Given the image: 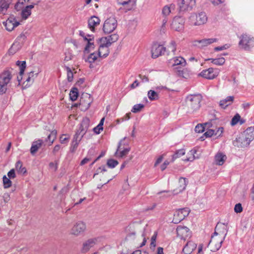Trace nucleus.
Returning <instances> with one entry per match:
<instances>
[{
	"label": "nucleus",
	"mask_w": 254,
	"mask_h": 254,
	"mask_svg": "<svg viewBox=\"0 0 254 254\" xmlns=\"http://www.w3.org/2000/svg\"><path fill=\"white\" fill-rule=\"evenodd\" d=\"M234 99V97L233 96H227L225 99L220 101L219 105L221 108L225 109L233 103Z\"/></svg>",
	"instance_id": "c85d7f7f"
},
{
	"label": "nucleus",
	"mask_w": 254,
	"mask_h": 254,
	"mask_svg": "<svg viewBox=\"0 0 254 254\" xmlns=\"http://www.w3.org/2000/svg\"><path fill=\"white\" fill-rule=\"evenodd\" d=\"M206 61H211V63L217 65H222L224 64L225 59L223 57H220L216 59H208Z\"/></svg>",
	"instance_id": "72a5a7b5"
},
{
	"label": "nucleus",
	"mask_w": 254,
	"mask_h": 254,
	"mask_svg": "<svg viewBox=\"0 0 254 254\" xmlns=\"http://www.w3.org/2000/svg\"><path fill=\"white\" fill-rule=\"evenodd\" d=\"M196 152L195 150H191L188 153L189 157H187L184 159L185 161H192L195 158H198V157H195L194 154Z\"/></svg>",
	"instance_id": "79ce46f5"
},
{
	"label": "nucleus",
	"mask_w": 254,
	"mask_h": 254,
	"mask_svg": "<svg viewBox=\"0 0 254 254\" xmlns=\"http://www.w3.org/2000/svg\"><path fill=\"white\" fill-rule=\"evenodd\" d=\"M214 68L210 67L207 69L203 70L200 73L199 75L208 79H212L215 78L217 74L214 72Z\"/></svg>",
	"instance_id": "f3484780"
},
{
	"label": "nucleus",
	"mask_w": 254,
	"mask_h": 254,
	"mask_svg": "<svg viewBox=\"0 0 254 254\" xmlns=\"http://www.w3.org/2000/svg\"><path fill=\"white\" fill-rule=\"evenodd\" d=\"M100 44L98 50L102 52V50L105 49L106 51L105 53L102 54V58H106L110 53V51L108 48L111 45V42L109 41L107 37H102L98 40Z\"/></svg>",
	"instance_id": "6e6552de"
},
{
	"label": "nucleus",
	"mask_w": 254,
	"mask_h": 254,
	"mask_svg": "<svg viewBox=\"0 0 254 254\" xmlns=\"http://www.w3.org/2000/svg\"><path fill=\"white\" fill-rule=\"evenodd\" d=\"M177 236L181 239L186 240L190 237L191 232L190 229L186 226H178L176 229Z\"/></svg>",
	"instance_id": "f8f14e48"
},
{
	"label": "nucleus",
	"mask_w": 254,
	"mask_h": 254,
	"mask_svg": "<svg viewBox=\"0 0 254 254\" xmlns=\"http://www.w3.org/2000/svg\"><path fill=\"white\" fill-rule=\"evenodd\" d=\"M13 71L12 68H6L0 73V95L6 93L8 84L12 78Z\"/></svg>",
	"instance_id": "f257e3e1"
},
{
	"label": "nucleus",
	"mask_w": 254,
	"mask_h": 254,
	"mask_svg": "<svg viewBox=\"0 0 254 254\" xmlns=\"http://www.w3.org/2000/svg\"><path fill=\"white\" fill-rule=\"evenodd\" d=\"M69 139L68 137H66V135L63 134L60 137V142L61 143H65Z\"/></svg>",
	"instance_id": "69168bd1"
},
{
	"label": "nucleus",
	"mask_w": 254,
	"mask_h": 254,
	"mask_svg": "<svg viewBox=\"0 0 254 254\" xmlns=\"http://www.w3.org/2000/svg\"><path fill=\"white\" fill-rule=\"evenodd\" d=\"M205 127L202 124H198L195 127V131L198 133H201L204 131Z\"/></svg>",
	"instance_id": "864d4df0"
},
{
	"label": "nucleus",
	"mask_w": 254,
	"mask_h": 254,
	"mask_svg": "<svg viewBox=\"0 0 254 254\" xmlns=\"http://www.w3.org/2000/svg\"><path fill=\"white\" fill-rule=\"evenodd\" d=\"M166 48L157 43L154 44L151 49L152 57L157 58L164 53Z\"/></svg>",
	"instance_id": "9b49d317"
},
{
	"label": "nucleus",
	"mask_w": 254,
	"mask_h": 254,
	"mask_svg": "<svg viewBox=\"0 0 254 254\" xmlns=\"http://www.w3.org/2000/svg\"><path fill=\"white\" fill-rule=\"evenodd\" d=\"M57 135V131L56 130H52L50 134L48 136L47 138L46 139L45 141L49 142V145H51L55 139L56 138Z\"/></svg>",
	"instance_id": "f704fd0d"
},
{
	"label": "nucleus",
	"mask_w": 254,
	"mask_h": 254,
	"mask_svg": "<svg viewBox=\"0 0 254 254\" xmlns=\"http://www.w3.org/2000/svg\"><path fill=\"white\" fill-rule=\"evenodd\" d=\"M190 212V209L188 207L180 208L177 210L174 214L172 222L178 224L188 216Z\"/></svg>",
	"instance_id": "423d86ee"
},
{
	"label": "nucleus",
	"mask_w": 254,
	"mask_h": 254,
	"mask_svg": "<svg viewBox=\"0 0 254 254\" xmlns=\"http://www.w3.org/2000/svg\"><path fill=\"white\" fill-rule=\"evenodd\" d=\"M84 134H83V132L81 131L79 129L74 134L72 140L80 142Z\"/></svg>",
	"instance_id": "37998d69"
},
{
	"label": "nucleus",
	"mask_w": 254,
	"mask_h": 254,
	"mask_svg": "<svg viewBox=\"0 0 254 254\" xmlns=\"http://www.w3.org/2000/svg\"><path fill=\"white\" fill-rule=\"evenodd\" d=\"M214 133L215 129H209L203 134V135L206 137H210L214 135Z\"/></svg>",
	"instance_id": "5fc2aeb1"
},
{
	"label": "nucleus",
	"mask_w": 254,
	"mask_h": 254,
	"mask_svg": "<svg viewBox=\"0 0 254 254\" xmlns=\"http://www.w3.org/2000/svg\"><path fill=\"white\" fill-rule=\"evenodd\" d=\"M3 25L7 31H11L19 25V22L16 21L14 18H9L5 22H3Z\"/></svg>",
	"instance_id": "412c9836"
},
{
	"label": "nucleus",
	"mask_w": 254,
	"mask_h": 254,
	"mask_svg": "<svg viewBox=\"0 0 254 254\" xmlns=\"http://www.w3.org/2000/svg\"><path fill=\"white\" fill-rule=\"evenodd\" d=\"M239 46L245 51H250L254 46V38L247 34L240 37Z\"/></svg>",
	"instance_id": "7ed1b4c3"
},
{
	"label": "nucleus",
	"mask_w": 254,
	"mask_h": 254,
	"mask_svg": "<svg viewBox=\"0 0 254 254\" xmlns=\"http://www.w3.org/2000/svg\"><path fill=\"white\" fill-rule=\"evenodd\" d=\"M79 142L77 141H72L71 146L70 148V151L71 152L73 153L76 150Z\"/></svg>",
	"instance_id": "8fccbe9b"
},
{
	"label": "nucleus",
	"mask_w": 254,
	"mask_h": 254,
	"mask_svg": "<svg viewBox=\"0 0 254 254\" xmlns=\"http://www.w3.org/2000/svg\"><path fill=\"white\" fill-rule=\"evenodd\" d=\"M185 19L181 16L174 17L171 24L173 29L177 31H182L184 29Z\"/></svg>",
	"instance_id": "1a4fd4ad"
},
{
	"label": "nucleus",
	"mask_w": 254,
	"mask_h": 254,
	"mask_svg": "<svg viewBox=\"0 0 254 254\" xmlns=\"http://www.w3.org/2000/svg\"><path fill=\"white\" fill-rule=\"evenodd\" d=\"M126 139V137H124L123 139H122L119 143L118 149L116 152V153L117 152H120V156L121 157H122L128 154L129 152L130 149L129 148H125V140Z\"/></svg>",
	"instance_id": "6ab92c4d"
},
{
	"label": "nucleus",
	"mask_w": 254,
	"mask_h": 254,
	"mask_svg": "<svg viewBox=\"0 0 254 254\" xmlns=\"http://www.w3.org/2000/svg\"><path fill=\"white\" fill-rule=\"evenodd\" d=\"M188 183L186 178L181 177L179 179L180 187L181 190H185Z\"/></svg>",
	"instance_id": "49530a36"
},
{
	"label": "nucleus",
	"mask_w": 254,
	"mask_h": 254,
	"mask_svg": "<svg viewBox=\"0 0 254 254\" xmlns=\"http://www.w3.org/2000/svg\"><path fill=\"white\" fill-rule=\"evenodd\" d=\"M7 176L8 178L10 179H14L15 178L16 175L15 173V171L14 169L10 170L7 173Z\"/></svg>",
	"instance_id": "680f3d73"
},
{
	"label": "nucleus",
	"mask_w": 254,
	"mask_h": 254,
	"mask_svg": "<svg viewBox=\"0 0 254 254\" xmlns=\"http://www.w3.org/2000/svg\"><path fill=\"white\" fill-rule=\"evenodd\" d=\"M168 49L170 50L172 52H174L176 50V43L174 41H172L168 46Z\"/></svg>",
	"instance_id": "4d7b16f0"
},
{
	"label": "nucleus",
	"mask_w": 254,
	"mask_h": 254,
	"mask_svg": "<svg viewBox=\"0 0 254 254\" xmlns=\"http://www.w3.org/2000/svg\"><path fill=\"white\" fill-rule=\"evenodd\" d=\"M202 99V96L200 94L189 95L186 98L188 108L192 112L197 110L200 107Z\"/></svg>",
	"instance_id": "f03ea898"
},
{
	"label": "nucleus",
	"mask_w": 254,
	"mask_h": 254,
	"mask_svg": "<svg viewBox=\"0 0 254 254\" xmlns=\"http://www.w3.org/2000/svg\"><path fill=\"white\" fill-rule=\"evenodd\" d=\"M228 48H229V46L227 44H225V45H223L222 46L216 47L214 48V50L215 51H222L223 50L227 49Z\"/></svg>",
	"instance_id": "338daca9"
},
{
	"label": "nucleus",
	"mask_w": 254,
	"mask_h": 254,
	"mask_svg": "<svg viewBox=\"0 0 254 254\" xmlns=\"http://www.w3.org/2000/svg\"><path fill=\"white\" fill-rule=\"evenodd\" d=\"M195 5V0H178V11L180 14H184L191 11Z\"/></svg>",
	"instance_id": "39448f33"
},
{
	"label": "nucleus",
	"mask_w": 254,
	"mask_h": 254,
	"mask_svg": "<svg viewBox=\"0 0 254 254\" xmlns=\"http://www.w3.org/2000/svg\"><path fill=\"white\" fill-rule=\"evenodd\" d=\"M3 188L4 189H7L10 188L12 185V182L10 181V179L6 177V176H4L3 177Z\"/></svg>",
	"instance_id": "c03bdc74"
},
{
	"label": "nucleus",
	"mask_w": 254,
	"mask_h": 254,
	"mask_svg": "<svg viewBox=\"0 0 254 254\" xmlns=\"http://www.w3.org/2000/svg\"><path fill=\"white\" fill-rule=\"evenodd\" d=\"M90 126V120L88 118H84L80 124L79 127V130L83 132V134H85L87 131L88 127Z\"/></svg>",
	"instance_id": "cd10ccee"
},
{
	"label": "nucleus",
	"mask_w": 254,
	"mask_h": 254,
	"mask_svg": "<svg viewBox=\"0 0 254 254\" xmlns=\"http://www.w3.org/2000/svg\"><path fill=\"white\" fill-rule=\"evenodd\" d=\"M111 44L116 42L119 39V36L117 34H114L107 37Z\"/></svg>",
	"instance_id": "09e8293b"
},
{
	"label": "nucleus",
	"mask_w": 254,
	"mask_h": 254,
	"mask_svg": "<svg viewBox=\"0 0 254 254\" xmlns=\"http://www.w3.org/2000/svg\"><path fill=\"white\" fill-rule=\"evenodd\" d=\"M99 238H91L85 241L83 244L82 251L87 252L90 248H92L98 242Z\"/></svg>",
	"instance_id": "a211bd4d"
},
{
	"label": "nucleus",
	"mask_w": 254,
	"mask_h": 254,
	"mask_svg": "<svg viewBox=\"0 0 254 254\" xmlns=\"http://www.w3.org/2000/svg\"><path fill=\"white\" fill-rule=\"evenodd\" d=\"M242 133L247 137L249 141L251 142L254 139V127H248Z\"/></svg>",
	"instance_id": "393cba45"
},
{
	"label": "nucleus",
	"mask_w": 254,
	"mask_h": 254,
	"mask_svg": "<svg viewBox=\"0 0 254 254\" xmlns=\"http://www.w3.org/2000/svg\"><path fill=\"white\" fill-rule=\"evenodd\" d=\"M13 0H0V12L5 14L9 7V4Z\"/></svg>",
	"instance_id": "c756f323"
},
{
	"label": "nucleus",
	"mask_w": 254,
	"mask_h": 254,
	"mask_svg": "<svg viewBox=\"0 0 254 254\" xmlns=\"http://www.w3.org/2000/svg\"><path fill=\"white\" fill-rule=\"evenodd\" d=\"M227 158L226 156L222 153L219 152L215 156V160L216 164L222 165Z\"/></svg>",
	"instance_id": "7c9ffc66"
},
{
	"label": "nucleus",
	"mask_w": 254,
	"mask_h": 254,
	"mask_svg": "<svg viewBox=\"0 0 254 254\" xmlns=\"http://www.w3.org/2000/svg\"><path fill=\"white\" fill-rule=\"evenodd\" d=\"M100 22V19L96 16H91L88 21V26L89 28L93 32L95 31V27L99 25Z\"/></svg>",
	"instance_id": "5701e85b"
},
{
	"label": "nucleus",
	"mask_w": 254,
	"mask_h": 254,
	"mask_svg": "<svg viewBox=\"0 0 254 254\" xmlns=\"http://www.w3.org/2000/svg\"><path fill=\"white\" fill-rule=\"evenodd\" d=\"M58 161H55V163L50 162L49 163V167L51 169H53L54 171H56L58 169Z\"/></svg>",
	"instance_id": "bf43d9fd"
},
{
	"label": "nucleus",
	"mask_w": 254,
	"mask_h": 254,
	"mask_svg": "<svg viewBox=\"0 0 254 254\" xmlns=\"http://www.w3.org/2000/svg\"><path fill=\"white\" fill-rule=\"evenodd\" d=\"M190 72L187 68L179 69L177 70V74L179 76L187 79L190 77Z\"/></svg>",
	"instance_id": "2f4dec72"
},
{
	"label": "nucleus",
	"mask_w": 254,
	"mask_h": 254,
	"mask_svg": "<svg viewBox=\"0 0 254 254\" xmlns=\"http://www.w3.org/2000/svg\"><path fill=\"white\" fill-rule=\"evenodd\" d=\"M102 52L98 50L97 52H93L89 55L87 58L85 56L83 57L85 62H88L90 64L93 63L97 59L98 57H102Z\"/></svg>",
	"instance_id": "aec40b11"
},
{
	"label": "nucleus",
	"mask_w": 254,
	"mask_h": 254,
	"mask_svg": "<svg viewBox=\"0 0 254 254\" xmlns=\"http://www.w3.org/2000/svg\"><path fill=\"white\" fill-rule=\"evenodd\" d=\"M118 164L119 162L117 160L113 159L108 160L107 162V165L110 168H115Z\"/></svg>",
	"instance_id": "de8ad7c7"
},
{
	"label": "nucleus",
	"mask_w": 254,
	"mask_h": 254,
	"mask_svg": "<svg viewBox=\"0 0 254 254\" xmlns=\"http://www.w3.org/2000/svg\"><path fill=\"white\" fill-rule=\"evenodd\" d=\"M78 96V90L76 87H73L70 90L69 97L71 100L74 101L76 100Z\"/></svg>",
	"instance_id": "c9c22d12"
},
{
	"label": "nucleus",
	"mask_w": 254,
	"mask_h": 254,
	"mask_svg": "<svg viewBox=\"0 0 254 254\" xmlns=\"http://www.w3.org/2000/svg\"><path fill=\"white\" fill-rule=\"evenodd\" d=\"M26 39V36L23 33H21L18 37L16 40L19 41V42L23 43L24 42Z\"/></svg>",
	"instance_id": "052dcab7"
},
{
	"label": "nucleus",
	"mask_w": 254,
	"mask_h": 254,
	"mask_svg": "<svg viewBox=\"0 0 254 254\" xmlns=\"http://www.w3.org/2000/svg\"><path fill=\"white\" fill-rule=\"evenodd\" d=\"M250 142L247 139V137H245L243 133H241L236 138L233 144L235 146L239 147H244L248 146Z\"/></svg>",
	"instance_id": "2eb2a0df"
},
{
	"label": "nucleus",
	"mask_w": 254,
	"mask_h": 254,
	"mask_svg": "<svg viewBox=\"0 0 254 254\" xmlns=\"http://www.w3.org/2000/svg\"><path fill=\"white\" fill-rule=\"evenodd\" d=\"M147 95H148V98L151 101L156 100H158L159 98L158 94H157V93L156 91H155L154 90H149L148 92Z\"/></svg>",
	"instance_id": "ea45409f"
},
{
	"label": "nucleus",
	"mask_w": 254,
	"mask_h": 254,
	"mask_svg": "<svg viewBox=\"0 0 254 254\" xmlns=\"http://www.w3.org/2000/svg\"><path fill=\"white\" fill-rule=\"evenodd\" d=\"M240 118L241 116L239 114H237L235 115L231 120V125L233 126L236 125L239 122Z\"/></svg>",
	"instance_id": "3c124183"
},
{
	"label": "nucleus",
	"mask_w": 254,
	"mask_h": 254,
	"mask_svg": "<svg viewBox=\"0 0 254 254\" xmlns=\"http://www.w3.org/2000/svg\"><path fill=\"white\" fill-rule=\"evenodd\" d=\"M15 43H13L11 47H10V48L8 50V53L9 55H13L14 54H15L17 51V49H15Z\"/></svg>",
	"instance_id": "0e129e2a"
},
{
	"label": "nucleus",
	"mask_w": 254,
	"mask_h": 254,
	"mask_svg": "<svg viewBox=\"0 0 254 254\" xmlns=\"http://www.w3.org/2000/svg\"><path fill=\"white\" fill-rule=\"evenodd\" d=\"M89 39L87 40V44L85 46L84 50V54H88L90 52V50H94L95 48L94 43L93 41L94 37L92 35H88Z\"/></svg>",
	"instance_id": "a878e982"
},
{
	"label": "nucleus",
	"mask_w": 254,
	"mask_h": 254,
	"mask_svg": "<svg viewBox=\"0 0 254 254\" xmlns=\"http://www.w3.org/2000/svg\"><path fill=\"white\" fill-rule=\"evenodd\" d=\"M207 17L205 12H201L198 13H191L189 17V22L193 25H200L206 23Z\"/></svg>",
	"instance_id": "20e7f679"
},
{
	"label": "nucleus",
	"mask_w": 254,
	"mask_h": 254,
	"mask_svg": "<svg viewBox=\"0 0 254 254\" xmlns=\"http://www.w3.org/2000/svg\"><path fill=\"white\" fill-rule=\"evenodd\" d=\"M222 226H223V228H222L223 231L222 232V234H224L223 238L222 240H221V241L217 244L216 245V248L214 250V251H218L221 248L222 243H223V240L225 239V238L227 235V231H228V229L227 228V226H225L224 224H223Z\"/></svg>",
	"instance_id": "473e14b6"
},
{
	"label": "nucleus",
	"mask_w": 254,
	"mask_h": 254,
	"mask_svg": "<svg viewBox=\"0 0 254 254\" xmlns=\"http://www.w3.org/2000/svg\"><path fill=\"white\" fill-rule=\"evenodd\" d=\"M171 12L170 8L167 6H165L163 7L162 9V14L165 15L167 16L170 14Z\"/></svg>",
	"instance_id": "13d9d810"
},
{
	"label": "nucleus",
	"mask_w": 254,
	"mask_h": 254,
	"mask_svg": "<svg viewBox=\"0 0 254 254\" xmlns=\"http://www.w3.org/2000/svg\"><path fill=\"white\" fill-rule=\"evenodd\" d=\"M80 100L79 106H81V110H86L90 107L92 102L90 96L87 93L83 94Z\"/></svg>",
	"instance_id": "4468645a"
},
{
	"label": "nucleus",
	"mask_w": 254,
	"mask_h": 254,
	"mask_svg": "<svg viewBox=\"0 0 254 254\" xmlns=\"http://www.w3.org/2000/svg\"><path fill=\"white\" fill-rule=\"evenodd\" d=\"M29 0H27L28 1ZM27 0H18L17 3L15 4L14 8L17 11H20L21 9L24 8V5L26 2Z\"/></svg>",
	"instance_id": "a19ab883"
},
{
	"label": "nucleus",
	"mask_w": 254,
	"mask_h": 254,
	"mask_svg": "<svg viewBox=\"0 0 254 254\" xmlns=\"http://www.w3.org/2000/svg\"><path fill=\"white\" fill-rule=\"evenodd\" d=\"M196 248V244L192 241H189L184 246L182 254H190Z\"/></svg>",
	"instance_id": "4be33fe9"
},
{
	"label": "nucleus",
	"mask_w": 254,
	"mask_h": 254,
	"mask_svg": "<svg viewBox=\"0 0 254 254\" xmlns=\"http://www.w3.org/2000/svg\"><path fill=\"white\" fill-rule=\"evenodd\" d=\"M144 107L142 104H136L133 106L131 109V112L134 113H138Z\"/></svg>",
	"instance_id": "a18cd8bd"
},
{
	"label": "nucleus",
	"mask_w": 254,
	"mask_h": 254,
	"mask_svg": "<svg viewBox=\"0 0 254 254\" xmlns=\"http://www.w3.org/2000/svg\"><path fill=\"white\" fill-rule=\"evenodd\" d=\"M34 7V4L27 5L21 9V16L23 19H26L31 14V9Z\"/></svg>",
	"instance_id": "b1692460"
},
{
	"label": "nucleus",
	"mask_w": 254,
	"mask_h": 254,
	"mask_svg": "<svg viewBox=\"0 0 254 254\" xmlns=\"http://www.w3.org/2000/svg\"><path fill=\"white\" fill-rule=\"evenodd\" d=\"M216 38L203 39L201 40H195L193 42V45L199 48H203L212 43L217 41Z\"/></svg>",
	"instance_id": "ddd939ff"
},
{
	"label": "nucleus",
	"mask_w": 254,
	"mask_h": 254,
	"mask_svg": "<svg viewBox=\"0 0 254 254\" xmlns=\"http://www.w3.org/2000/svg\"><path fill=\"white\" fill-rule=\"evenodd\" d=\"M43 143V141L42 139H38V140L33 141L30 148L31 154L34 155L37 152L39 148L41 147Z\"/></svg>",
	"instance_id": "bb28decb"
},
{
	"label": "nucleus",
	"mask_w": 254,
	"mask_h": 254,
	"mask_svg": "<svg viewBox=\"0 0 254 254\" xmlns=\"http://www.w3.org/2000/svg\"><path fill=\"white\" fill-rule=\"evenodd\" d=\"M67 80L71 82L73 80V73L69 67H66Z\"/></svg>",
	"instance_id": "603ef678"
},
{
	"label": "nucleus",
	"mask_w": 254,
	"mask_h": 254,
	"mask_svg": "<svg viewBox=\"0 0 254 254\" xmlns=\"http://www.w3.org/2000/svg\"><path fill=\"white\" fill-rule=\"evenodd\" d=\"M135 234L136 233L134 232L128 234L126 237V239L127 240H134L135 238Z\"/></svg>",
	"instance_id": "e2e57ef3"
},
{
	"label": "nucleus",
	"mask_w": 254,
	"mask_h": 254,
	"mask_svg": "<svg viewBox=\"0 0 254 254\" xmlns=\"http://www.w3.org/2000/svg\"><path fill=\"white\" fill-rule=\"evenodd\" d=\"M117 26V21L114 17L107 19L103 24V30L105 34L112 33Z\"/></svg>",
	"instance_id": "0eeeda50"
},
{
	"label": "nucleus",
	"mask_w": 254,
	"mask_h": 254,
	"mask_svg": "<svg viewBox=\"0 0 254 254\" xmlns=\"http://www.w3.org/2000/svg\"><path fill=\"white\" fill-rule=\"evenodd\" d=\"M16 64L20 68V76H22L25 69L26 64L25 61H17Z\"/></svg>",
	"instance_id": "4c0bfd02"
},
{
	"label": "nucleus",
	"mask_w": 254,
	"mask_h": 254,
	"mask_svg": "<svg viewBox=\"0 0 254 254\" xmlns=\"http://www.w3.org/2000/svg\"><path fill=\"white\" fill-rule=\"evenodd\" d=\"M86 230V225L82 222H77L71 229V234L75 236H78L83 233Z\"/></svg>",
	"instance_id": "9d476101"
},
{
	"label": "nucleus",
	"mask_w": 254,
	"mask_h": 254,
	"mask_svg": "<svg viewBox=\"0 0 254 254\" xmlns=\"http://www.w3.org/2000/svg\"><path fill=\"white\" fill-rule=\"evenodd\" d=\"M169 63L172 64V66H179L176 67L177 69H181L186 65V62L184 58L182 57H175L171 59Z\"/></svg>",
	"instance_id": "dca6fc26"
},
{
	"label": "nucleus",
	"mask_w": 254,
	"mask_h": 254,
	"mask_svg": "<svg viewBox=\"0 0 254 254\" xmlns=\"http://www.w3.org/2000/svg\"><path fill=\"white\" fill-rule=\"evenodd\" d=\"M117 1L119 4L126 5L128 4L130 2L131 0H125V1H123V0H118Z\"/></svg>",
	"instance_id": "774afa93"
},
{
	"label": "nucleus",
	"mask_w": 254,
	"mask_h": 254,
	"mask_svg": "<svg viewBox=\"0 0 254 254\" xmlns=\"http://www.w3.org/2000/svg\"><path fill=\"white\" fill-rule=\"evenodd\" d=\"M185 154L184 149H181L175 151V153L172 155V161L174 162L177 158H180Z\"/></svg>",
	"instance_id": "e433bc0d"
},
{
	"label": "nucleus",
	"mask_w": 254,
	"mask_h": 254,
	"mask_svg": "<svg viewBox=\"0 0 254 254\" xmlns=\"http://www.w3.org/2000/svg\"><path fill=\"white\" fill-rule=\"evenodd\" d=\"M234 211L235 212L238 213L243 211V207L240 203H237L235 205L234 207Z\"/></svg>",
	"instance_id": "6e6d98bb"
},
{
	"label": "nucleus",
	"mask_w": 254,
	"mask_h": 254,
	"mask_svg": "<svg viewBox=\"0 0 254 254\" xmlns=\"http://www.w3.org/2000/svg\"><path fill=\"white\" fill-rule=\"evenodd\" d=\"M15 168L19 173L24 174L26 173V169L25 167H23L22 163L20 161H18L16 162Z\"/></svg>",
	"instance_id": "58836bf2"
}]
</instances>
